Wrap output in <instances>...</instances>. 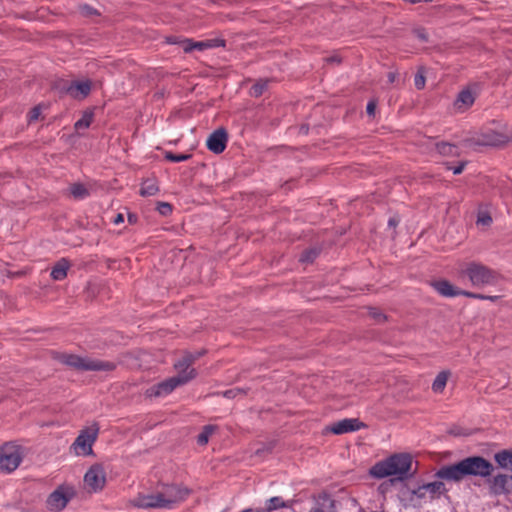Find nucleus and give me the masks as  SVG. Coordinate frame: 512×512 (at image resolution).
I'll return each mask as SVG.
<instances>
[{"instance_id":"nucleus-1","label":"nucleus","mask_w":512,"mask_h":512,"mask_svg":"<svg viewBox=\"0 0 512 512\" xmlns=\"http://www.w3.org/2000/svg\"><path fill=\"white\" fill-rule=\"evenodd\" d=\"M492 464L480 456L468 457L460 462L443 466L436 476L446 481L459 482L466 476L487 477L492 473Z\"/></svg>"},{"instance_id":"nucleus-2","label":"nucleus","mask_w":512,"mask_h":512,"mask_svg":"<svg viewBox=\"0 0 512 512\" xmlns=\"http://www.w3.org/2000/svg\"><path fill=\"white\" fill-rule=\"evenodd\" d=\"M190 491L189 489L176 485H165L160 491L150 494H139L132 500L137 508L172 509L178 503L184 501Z\"/></svg>"},{"instance_id":"nucleus-3","label":"nucleus","mask_w":512,"mask_h":512,"mask_svg":"<svg viewBox=\"0 0 512 512\" xmlns=\"http://www.w3.org/2000/svg\"><path fill=\"white\" fill-rule=\"evenodd\" d=\"M194 360L195 357L189 355L183 360L177 362L174 366L178 371V375L152 386L147 391L148 395L155 397L166 396L178 386L184 385L195 378L196 372L191 368V364Z\"/></svg>"},{"instance_id":"nucleus-4","label":"nucleus","mask_w":512,"mask_h":512,"mask_svg":"<svg viewBox=\"0 0 512 512\" xmlns=\"http://www.w3.org/2000/svg\"><path fill=\"white\" fill-rule=\"evenodd\" d=\"M412 459L408 454H395L384 461L376 463L371 469L370 474L378 479L394 476L398 480H403L409 474Z\"/></svg>"},{"instance_id":"nucleus-5","label":"nucleus","mask_w":512,"mask_h":512,"mask_svg":"<svg viewBox=\"0 0 512 512\" xmlns=\"http://www.w3.org/2000/svg\"><path fill=\"white\" fill-rule=\"evenodd\" d=\"M458 276L467 278L475 287L496 285L499 280L495 270L475 261L459 264Z\"/></svg>"},{"instance_id":"nucleus-6","label":"nucleus","mask_w":512,"mask_h":512,"mask_svg":"<svg viewBox=\"0 0 512 512\" xmlns=\"http://www.w3.org/2000/svg\"><path fill=\"white\" fill-rule=\"evenodd\" d=\"M56 359L60 363L78 371L111 372L116 369V364L112 361L83 357L75 354L59 353Z\"/></svg>"},{"instance_id":"nucleus-7","label":"nucleus","mask_w":512,"mask_h":512,"mask_svg":"<svg viewBox=\"0 0 512 512\" xmlns=\"http://www.w3.org/2000/svg\"><path fill=\"white\" fill-rule=\"evenodd\" d=\"M98 433L99 427L95 423L83 428L72 443L71 451L77 456L93 455V444L97 440Z\"/></svg>"},{"instance_id":"nucleus-8","label":"nucleus","mask_w":512,"mask_h":512,"mask_svg":"<svg viewBox=\"0 0 512 512\" xmlns=\"http://www.w3.org/2000/svg\"><path fill=\"white\" fill-rule=\"evenodd\" d=\"M23 453L21 447L15 444L7 443L0 448V471L12 472L16 470L22 462Z\"/></svg>"},{"instance_id":"nucleus-9","label":"nucleus","mask_w":512,"mask_h":512,"mask_svg":"<svg viewBox=\"0 0 512 512\" xmlns=\"http://www.w3.org/2000/svg\"><path fill=\"white\" fill-rule=\"evenodd\" d=\"M84 488L89 493H98L106 485V473L102 465L94 464L85 473L83 478Z\"/></svg>"},{"instance_id":"nucleus-10","label":"nucleus","mask_w":512,"mask_h":512,"mask_svg":"<svg viewBox=\"0 0 512 512\" xmlns=\"http://www.w3.org/2000/svg\"><path fill=\"white\" fill-rule=\"evenodd\" d=\"M227 140L228 135L226 130L224 128L216 129L207 138V148L215 154H220L225 150Z\"/></svg>"},{"instance_id":"nucleus-11","label":"nucleus","mask_w":512,"mask_h":512,"mask_svg":"<svg viewBox=\"0 0 512 512\" xmlns=\"http://www.w3.org/2000/svg\"><path fill=\"white\" fill-rule=\"evenodd\" d=\"M363 426L364 424L360 422L357 418H345L331 424L328 427V431L335 435H341L349 432L358 431Z\"/></svg>"},{"instance_id":"nucleus-12","label":"nucleus","mask_w":512,"mask_h":512,"mask_svg":"<svg viewBox=\"0 0 512 512\" xmlns=\"http://www.w3.org/2000/svg\"><path fill=\"white\" fill-rule=\"evenodd\" d=\"M512 487V476L498 474L489 480V489L492 494L508 493Z\"/></svg>"},{"instance_id":"nucleus-13","label":"nucleus","mask_w":512,"mask_h":512,"mask_svg":"<svg viewBox=\"0 0 512 512\" xmlns=\"http://www.w3.org/2000/svg\"><path fill=\"white\" fill-rule=\"evenodd\" d=\"M69 501V497L65 494L62 488L56 489L52 492L47 499V507L51 511H61L64 509Z\"/></svg>"},{"instance_id":"nucleus-14","label":"nucleus","mask_w":512,"mask_h":512,"mask_svg":"<svg viewBox=\"0 0 512 512\" xmlns=\"http://www.w3.org/2000/svg\"><path fill=\"white\" fill-rule=\"evenodd\" d=\"M91 91V82L88 80L73 82L67 88V93L74 99H83Z\"/></svg>"},{"instance_id":"nucleus-15","label":"nucleus","mask_w":512,"mask_h":512,"mask_svg":"<svg viewBox=\"0 0 512 512\" xmlns=\"http://www.w3.org/2000/svg\"><path fill=\"white\" fill-rule=\"evenodd\" d=\"M433 288L444 297L463 296L464 290H460L447 280H439L432 283Z\"/></svg>"},{"instance_id":"nucleus-16","label":"nucleus","mask_w":512,"mask_h":512,"mask_svg":"<svg viewBox=\"0 0 512 512\" xmlns=\"http://www.w3.org/2000/svg\"><path fill=\"white\" fill-rule=\"evenodd\" d=\"M334 501L327 494L319 495L309 512H334Z\"/></svg>"},{"instance_id":"nucleus-17","label":"nucleus","mask_w":512,"mask_h":512,"mask_svg":"<svg viewBox=\"0 0 512 512\" xmlns=\"http://www.w3.org/2000/svg\"><path fill=\"white\" fill-rule=\"evenodd\" d=\"M474 101H475L474 94L470 90L465 89V90H462L458 94L454 105L457 110L464 112L465 110H467L469 107H471L473 105Z\"/></svg>"},{"instance_id":"nucleus-18","label":"nucleus","mask_w":512,"mask_h":512,"mask_svg":"<svg viewBox=\"0 0 512 512\" xmlns=\"http://www.w3.org/2000/svg\"><path fill=\"white\" fill-rule=\"evenodd\" d=\"M71 264L66 258H61L55 263L51 270V277L55 281H61L66 278L67 272L70 269Z\"/></svg>"},{"instance_id":"nucleus-19","label":"nucleus","mask_w":512,"mask_h":512,"mask_svg":"<svg viewBox=\"0 0 512 512\" xmlns=\"http://www.w3.org/2000/svg\"><path fill=\"white\" fill-rule=\"evenodd\" d=\"M450 376L449 370L439 372L432 383V391L437 394L443 393Z\"/></svg>"},{"instance_id":"nucleus-20","label":"nucleus","mask_w":512,"mask_h":512,"mask_svg":"<svg viewBox=\"0 0 512 512\" xmlns=\"http://www.w3.org/2000/svg\"><path fill=\"white\" fill-rule=\"evenodd\" d=\"M159 192V186L154 179H146L142 182L140 194L143 197L154 196Z\"/></svg>"},{"instance_id":"nucleus-21","label":"nucleus","mask_w":512,"mask_h":512,"mask_svg":"<svg viewBox=\"0 0 512 512\" xmlns=\"http://www.w3.org/2000/svg\"><path fill=\"white\" fill-rule=\"evenodd\" d=\"M511 139H512V136H510V135L492 131L489 134H487V139L485 140V144L497 146V145H502V144L508 143Z\"/></svg>"},{"instance_id":"nucleus-22","label":"nucleus","mask_w":512,"mask_h":512,"mask_svg":"<svg viewBox=\"0 0 512 512\" xmlns=\"http://www.w3.org/2000/svg\"><path fill=\"white\" fill-rule=\"evenodd\" d=\"M427 496L429 499H434L439 497L445 492V486L440 481L430 482L425 484Z\"/></svg>"},{"instance_id":"nucleus-23","label":"nucleus","mask_w":512,"mask_h":512,"mask_svg":"<svg viewBox=\"0 0 512 512\" xmlns=\"http://www.w3.org/2000/svg\"><path fill=\"white\" fill-rule=\"evenodd\" d=\"M495 460L500 467L512 470V449L498 452L495 454Z\"/></svg>"},{"instance_id":"nucleus-24","label":"nucleus","mask_w":512,"mask_h":512,"mask_svg":"<svg viewBox=\"0 0 512 512\" xmlns=\"http://www.w3.org/2000/svg\"><path fill=\"white\" fill-rule=\"evenodd\" d=\"M179 44L181 45L183 51L186 53L191 52L194 49H197L200 51L208 49L206 40L194 42L190 39H185V40L180 41Z\"/></svg>"},{"instance_id":"nucleus-25","label":"nucleus","mask_w":512,"mask_h":512,"mask_svg":"<svg viewBox=\"0 0 512 512\" xmlns=\"http://www.w3.org/2000/svg\"><path fill=\"white\" fill-rule=\"evenodd\" d=\"M94 114L90 110H86L83 112L82 117L75 122L74 128L76 131L85 130L87 129L92 121H93Z\"/></svg>"},{"instance_id":"nucleus-26","label":"nucleus","mask_w":512,"mask_h":512,"mask_svg":"<svg viewBox=\"0 0 512 512\" xmlns=\"http://www.w3.org/2000/svg\"><path fill=\"white\" fill-rule=\"evenodd\" d=\"M70 193L77 199H83L89 195L88 189L81 183H74L70 186Z\"/></svg>"},{"instance_id":"nucleus-27","label":"nucleus","mask_w":512,"mask_h":512,"mask_svg":"<svg viewBox=\"0 0 512 512\" xmlns=\"http://www.w3.org/2000/svg\"><path fill=\"white\" fill-rule=\"evenodd\" d=\"M215 431V427L212 425H207L203 428V431L197 437V443L199 445H206L209 441V437Z\"/></svg>"},{"instance_id":"nucleus-28","label":"nucleus","mask_w":512,"mask_h":512,"mask_svg":"<svg viewBox=\"0 0 512 512\" xmlns=\"http://www.w3.org/2000/svg\"><path fill=\"white\" fill-rule=\"evenodd\" d=\"M436 149L439 152V154H442L445 156H451L456 153L455 146H453L449 143H438V144H436Z\"/></svg>"},{"instance_id":"nucleus-29","label":"nucleus","mask_w":512,"mask_h":512,"mask_svg":"<svg viewBox=\"0 0 512 512\" xmlns=\"http://www.w3.org/2000/svg\"><path fill=\"white\" fill-rule=\"evenodd\" d=\"M165 159L172 161V162H182L186 161L191 158L190 154H174L170 151L165 152L164 154Z\"/></svg>"},{"instance_id":"nucleus-30","label":"nucleus","mask_w":512,"mask_h":512,"mask_svg":"<svg viewBox=\"0 0 512 512\" xmlns=\"http://www.w3.org/2000/svg\"><path fill=\"white\" fill-rule=\"evenodd\" d=\"M425 82H426V79H425V75H424V69L423 68H419L417 74L415 75V78H414V84H415V87L418 89V90H421L425 87Z\"/></svg>"},{"instance_id":"nucleus-31","label":"nucleus","mask_w":512,"mask_h":512,"mask_svg":"<svg viewBox=\"0 0 512 512\" xmlns=\"http://www.w3.org/2000/svg\"><path fill=\"white\" fill-rule=\"evenodd\" d=\"M266 86V82H258L251 87L250 94L254 97H259L263 94Z\"/></svg>"},{"instance_id":"nucleus-32","label":"nucleus","mask_w":512,"mask_h":512,"mask_svg":"<svg viewBox=\"0 0 512 512\" xmlns=\"http://www.w3.org/2000/svg\"><path fill=\"white\" fill-rule=\"evenodd\" d=\"M492 223V218L487 212H480L477 217V224L481 226H489Z\"/></svg>"},{"instance_id":"nucleus-33","label":"nucleus","mask_w":512,"mask_h":512,"mask_svg":"<svg viewBox=\"0 0 512 512\" xmlns=\"http://www.w3.org/2000/svg\"><path fill=\"white\" fill-rule=\"evenodd\" d=\"M285 506V502L280 497H272L269 500L268 508L269 510H274Z\"/></svg>"},{"instance_id":"nucleus-34","label":"nucleus","mask_w":512,"mask_h":512,"mask_svg":"<svg viewBox=\"0 0 512 512\" xmlns=\"http://www.w3.org/2000/svg\"><path fill=\"white\" fill-rule=\"evenodd\" d=\"M245 391L241 388H233L225 391L223 396L226 398H236L239 395H244Z\"/></svg>"},{"instance_id":"nucleus-35","label":"nucleus","mask_w":512,"mask_h":512,"mask_svg":"<svg viewBox=\"0 0 512 512\" xmlns=\"http://www.w3.org/2000/svg\"><path fill=\"white\" fill-rule=\"evenodd\" d=\"M40 115H41V107L35 106L34 108L31 109V111L28 114V122L31 123V122L38 120Z\"/></svg>"},{"instance_id":"nucleus-36","label":"nucleus","mask_w":512,"mask_h":512,"mask_svg":"<svg viewBox=\"0 0 512 512\" xmlns=\"http://www.w3.org/2000/svg\"><path fill=\"white\" fill-rule=\"evenodd\" d=\"M157 210L162 215H169L172 212V206L167 202H159Z\"/></svg>"},{"instance_id":"nucleus-37","label":"nucleus","mask_w":512,"mask_h":512,"mask_svg":"<svg viewBox=\"0 0 512 512\" xmlns=\"http://www.w3.org/2000/svg\"><path fill=\"white\" fill-rule=\"evenodd\" d=\"M206 42L208 49L225 46V40L223 39H208Z\"/></svg>"},{"instance_id":"nucleus-38","label":"nucleus","mask_w":512,"mask_h":512,"mask_svg":"<svg viewBox=\"0 0 512 512\" xmlns=\"http://www.w3.org/2000/svg\"><path fill=\"white\" fill-rule=\"evenodd\" d=\"M370 316L378 323H381L386 319V316L381 311L374 308L370 309Z\"/></svg>"},{"instance_id":"nucleus-39","label":"nucleus","mask_w":512,"mask_h":512,"mask_svg":"<svg viewBox=\"0 0 512 512\" xmlns=\"http://www.w3.org/2000/svg\"><path fill=\"white\" fill-rule=\"evenodd\" d=\"M413 495H415L417 498H420V499L428 498L425 484L422 486H419L417 489H415L413 491Z\"/></svg>"},{"instance_id":"nucleus-40","label":"nucleus","mask_w":512,"mask_h":512,"mask_svg":"<svg viewBox=\"0 0 512 512\" xmlns=\"http://www.w3.org/2000/svg\"><path fill=\"white\" fill-rule=\"evenodd\" d=\"M316 251L315 250H309L302 254L300 260L302 262H310L316 257Z\"/></svg>"},{"instance_id":"nucleus-41","label":"nucleus","mask_w":512,"mask_h":512,"mask_svg":"<svg viewBox=\"0 0 512 512\" xmlns=\"http://www.w3.org/2000/svg\"><path fill=\"white\" fill-rule=\"evenodd\" d=\"M414 34L422 42L428 41V34L426 33V31L424 29H422V28L415 29Z\"/></svg>"},{"instance_id":"nucleus-42","label":"nucleus","mask_w":512,"mask_h":512,"mask_svg":"<svg viewBox=\"0 0 512 512\" xmlns=\"http://www.w3.org/2000/svg\"><path fill=\"white\" fill-rule=\"evenodd\" d=\"M376 101L374 100H371L368 102L367 104V107H366V112L369 116H374L375 114V110H376Z\"/></svg>"},{"instance_id":"nucleus-43","label":"nucleus","mask_w":512,"mask_h":512,"mask_svg":"<svg viewBox=\"0 0 512 512\" xmlns=\"http://www.w3.org/2000/svg\"><path fill=\"white\" fill-rule=\"evenodd\" d=\"M463 296L468 297V298H473V299H481V300L486 299V295L477 294V293H473V292H469V291H465V290L463 292Z\"/></svg>"},{"instance_id":"nucleus-44","label":"nucleus","mask_w":512,"mask_h":512,"mask_svg":"<svg viewBox=\"0 0 512 512\" xmlns=\"http://www.w3.org/2000/svg\"><path fill=\"white\" fill-rule=\"evenodd\" d=\"M465 165H466V162H461L456 167L447 166V169L452 170L453 174L458 175V174L462 173V171L464 170Z\"/></svg>"},{"instance_id":"nucleus-45","label":"nucleus","mask_w":512,"mask_h":512,"mask_svg":"<svg viewBox=\"0 0 512 512\" xmlns=\"http://www.w3.org/2000/svg\"><path fill=\"white\" fill-rule=\"evenodd\" d=\"M123 221H124V216H123V214H121V213H118V214L115 216V218L113 219V223H114L115 225H118V224L122 223Z\"/></svg>"},{"instance_id":"nucleus-46","label":"nucleus","mask_w":512,"mask_h":512,"mask_svg":"<svg viewBox=\"0 0 512 512\" xmlns=\"http://www.w3.org/2000/svg\"><path fill=\"white\" fill-rule=\"evenodd\" d=\"M326 61L327 62H331V63H340V58L338 56H331V57H328L326 58Z\"/></svg>"},{"instance_id":"nucleus-47","label":"nucleus","mask_w":512,"mask_h":512,"mask_svg":"<svg viewBox=\"0 0 512 512\" xmlns=\"http://www.w3.org/2000/svg\"><path fill=\"white\" fill-rule=\"evenodd\" d=\"M397 74L395 72L388 73V81L390 83H394L396 80Z\"/></svg>"},{"instance_id":"nucleus-48","label":"nucleus","mask_w":512,"mask_h":512,"mask_svg":"<svg viewBox=\"0 0 512 512\" xmlns=\"http://www.w3.org/2000/svg\"><path fill=\"white\" fill-rule=\"evenodd\" d=\"M128 221H129V223H131V224L136 223V221H137V217H136V215H134V214H129V215H128Z\"/></svg>"},{"instance_id":"nucleus-49","label":"nucleus","mask_w":512,"mask_h":512,"mask_svg":"<svg viewBox=\"0 0 512 512\" xmlns=\"http://www.w3.org/2000/svg\"><path fill=\"white\" fill-rule=\"evenodd\" d=\"M500 298V296H497V295H493V296H489V295H486V299L485 300H489V301H496Z\"/></svg>"},{"instance_id":"nucleus-50","label":"nucleus","mask_w":512,"mask_h":512,"mask_svg":"<svg viewBox=\"0 0 512 512\" xmlns=\"http://www.w3.org/2000/svg\"><path fill=\"white\" fill-rule=\"evenodd\" d=\"M388 224L391 227H395L398 224V220H396L395 218H391L389 219Z\"/></svg>"},{"instance_id":"nucleus-51","label":"nucleus","mask_w":512,"mask_h":512,"mask_svg":"<svg viewBox=\"0 0 512 512\" xmlns=\"http://www.w3.org/2000/svg\"><path fill=\"white\" fill-rule=\"evenodd\" d=\"M83 10H85L86 14H92L93 13V9L88 7V6H84Z\"/></svg>"},{"instance_id":"nucleus-52","label":"nucleus","mask_w":512,"mask_h":512,"mask_svg":"<svg viewBox=\"0 0 512 512\" xmlns=\"http://www.w3.org/2000/svg\"><path fill=\"white\" fill-rule=\"evenodd\" d=\"M168 43L173 44V43H175V42H174V41H171V40L169 39V40H168Z\"/></svg>"}]
</instances>
